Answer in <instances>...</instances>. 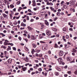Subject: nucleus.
Listing matches in <instances>:
<instances>
[{
	"label": "nucleus",
	"mask_w": 77,
	"mask_h": 77,
	"mask_svg": "<svg viewBox=\"0 0 77 77\" xmlns=\"http://www.w3.org/2000/svg\"><path fill=\"white\" fill-rule=\"evenodd\" d=\"M27 38H29V39L30 38V36L29 35H27Z\"/></svg>",
	"instance_id": "obj_43"
},
{
	"label": "nucleus",
	"mask_w": 77,
	"mask_h": 77,
	"mask_svg": "<svg viewBox=\"0 0 77 77\" xmlns=\"http://www.w3.org/2000/svg\"><path fill=\"white\" fill-rule=\"evenodd\" d=\"M14 24H15V25H17V24H18V23H17V22L15 21L14 22Z\"/></svg>",
	"instance_id": "obj_35"
},
{
	"label": "nucleus",
	"mask_w": 77,
	"mask_h": 77,
	"mask_svg": "<svg viewBox=\"0 0 77 77\" xmlns=\"http://www.w3.org/2000/svg\"><path fill=\"white\" fill-rule=\"evenodd\" d=\"M33 21H34L33 19H31L30 20V22H33Z\"/></svg>",
	"instance_id": "obj_63"
},
{
	"label": "nucleus",
	"mask_w": 77,
	"mask_h": 77,
	"mask_svg": "<svg viewBox=\"0 0 77 77\" xmlns=\"http://www.w3.org/2000/svg\"><path fill=\"white\" fill-rule=\"evenodd\" d=\"M32 46L34 47V48H36V46L35 44H32Z\"/></svg>",
	"instance_id": "obj_31"
},
{
	"label": "nucleus",
	"mask_w": 77,
	"mask_h": 77,
	"mask_svg": "<svg viewBox=\"0 0 77 77\" xmlns=\"http://www.w3.org/2000/svg\"><path fill=\"white\" fill-rule=\"evenodd\" d=\"M67 61H69V62H71V60H72V59H71V58L69 57H68L66 58Z\"/></svg>",
	"instance_id": "obj_5"
},
{
	"label": "nucleus",
	"mask_w": 77,
	"mask_h": 77,
	"mask_svg": "<svg viewBox=\"0 0 77 77\" xmlns=\"http://www.w3.org/2000/svg\"><path fill=\"white\" fill-rule=\"evenodd\" d=\"M4 45H8V42H5L4 43Z\"/></svg>",
	"instance_id": "obj_32"
},
{
	"label": "nucleus",
	"mask_w": 77,
	"mask_h": 77,
	"mask_svg": "<svg viewBox=\"0 0 77 77\" xmlns=\"http://www.w3.org/2000/svg\"><path fill=\"white\" fill-rule=\"evenodd\" d=\"M10 7L11 8H14V5L11 4V5H10Z\"/></svg>",
	"instance_id": "obj_24"
},
{
	"label": "nucleus",
	"mask_w": 77,
	"mask_h": 77,
	"mask_svg": "<svg viewBox=\"0 0 77 77\" xmlns=\"http://www.w3.org/2000/svg\"><path fill=\"white\" fill-rule=\"evenodd\" d=\"M11 50V47L10 46H8V48L7 49V51H8L9 50Z\"/></svg>",
	"instance_id": "obj_11"
},
{
	"label": "nucleus",
	"mask_w": 77,
	"mask_h": 77,
	"mask_svg": "<svg viewBox=\"0 0 77 77\" xmlns=\"http://www.w3.org/2000/svg\"><path fill=\"white\" fill-rule=\"evenodd\" d=\"M25 50H26V51H29V49H28V48H27L26 47H25Z\"/></svg>",
	"instance_id": "obj_25"
},
{
	"label": "nucleus",
	"mask_w": 77,
	"mask_h": 77,
	"mask_svg": "<svg viewBox=\"0 0 77 77\" xmlns=\"http://www.w3.org/2000/svg\"><path fill=\"white\" fill-rule=\"evenodd\" d=\"M0 75H5V73L3 72H2L1 71H0Z\"/></svg>",
	"instance_id": "obj_18"
},
{
	"label": "nucleus",
	"mask_w": 77,
	"mask_h": 77,
	"mask_svg": "<svg viewBox=\"0 0 77 77\" xmlns=\"http://www.w3.org/2000/svg\"><path fill=\"white\" fill-rule=\"evenodd\" d=\"M67 7H68V5H66V4L64 5H63V8H64L65 9H66Z\"/></svg>",
	"instance_id": "obj_17"
},
{
	"label": "nucleus",
	"mask_w": 77,
	"mask_h": 77,
	"mask_svg": "<svg viewBox=\"0 0 77 77\" xmlns=\"http://www.w3.org/2000/svg\"><path fill=\"white\" fill-rule=\"evenodd\" d=\"M42 35H43V36H45V33H42Z\"/></svg>",
	"instance_id": "obj_64"
},
{
	"label": "nucleus",
	"mask_w": 77,
	"mask_h": 77,
	"mask_svg": "<svg viewBox=\"0 0 77 77\" xmlns=\"http://www.w3.org/2000/svg\"><path fill=\"white\" fill-rule=\"evenodd\" d=\"M20 3H21V2H20V1H19L17 2V5H20Z\"/></svg>",
	"instance_id": "obj_20"
},
{
	"label": "nucleus",
	"mask_w": 77,
	"mask_h": 77,
	"mask_svg": "<svg viewBox=\"0 0 77 77\" xmlns=\"http://www.w3.org/2000/svg\"><path fill=\"white\" fill-rule=\"evenodd\" d=\"M38 25H40V26H41L42 25V23H38Z\"/></svg>",
	"instance_id": "obj_59"
},
{
	"label": "nucleus",
	"mask_w": 77,
	"mask_h": 77,
	"mask_svg": "<svg viewBox=\"0 0 77 77\" xmlns=\"http://www.w3.org/2000/svg\"><path fill=\"white\" fill-rule=\"evenodd\" d=\"M46 33L47 35H51V32L50 31L48 30H46Z\"/></svg>",
	"instance_id": "obj_3"
},
{
	"label": "nucleus",
	"mask_w": 77,
	"mask_h": 77,
	"mask_svg": "<svg viewBox=\"0 0 77 77\" xmlns=\"http://www.w3.org/2000/svg\"><path fill=\"white\" fill-rule=\"evenodd\" d=\"M22 69L23 71H26L27 69V67H23L22 68Z\"/></svg>",
	"instance_id": "obj_10"
},
{
	"label": "nucleus",
	"mask_w": 77,
	"mask_h": 77,
	"mask_svg": "<svg viewBox=\"0 0 77 77\" xmlns=\"http://www.w3.org/2000/svg\"><path fill=\"white\" fill-rule=\"evenodd\" d=\"M23 39L26 41V42H27L28 41V39H27L24 38Z\"/></svg>",
	"instance_id": "obj_37"
},
{
	"label": "nucleus",
	"mask_w": 77,
	"mask_h": 77,
	"mask_svg": "<svg viewBox=\"0 0 77 77\" xmlns=\"http://www.w3.org/2000/svg\"><path fill=\"white\" fill-rule=\"evenodd\" d=\"M45 59H47L48 58V56H47V55H45Z\"/></svg>",
	"instance_id": "obj_53"
},
{
	"label": "nucleus",
	"mask_w": 77,
	"mask_h": 77,
	"mask_svg": "<svg viewBox=\"0 0 77 77\" xmlns=\"http://www.w3.org/2000/svg\"><path fill=\"white\" fill-rule=\"evenodd\" d=\"M57 70L58 71H61V69L59 67H57L56 68Z\"/></svg>",
	"instance_id": "obj_12"
},
{
	"label": "nucleus",
	"mask_w": 77,
	"mask_h": 77,
	"mask_svg": "<svg viewBox=\"0 0 77 77\" xmlns=\"http://www.w3.org/2000/svg\"><path fill=\"white\" fill-rule=\"evenodd\" d=\"M35 62H36V63H38V60H35Z\"/></svg>",
	"instance_id": "obj_57"
},
{
	"label": "nucleus",
	"mask_w": 77,
	"mask_h": 77,
	"mask_svg": "<svg viewBox=\"0 0 77 77\" xmlns=\"http://www.w3.org/2000/svg\"><path fill=\"white\" fill-rule=\"evenodd\" d=\"M65 36H63V39L64 41V42H66V39H65Z\"/></svg>",
	"instance_id": "obj_19"
},
{
	"label": "nucleus",
	"mask_w": 77,
	"mask_h": 77,
	"mask_svg": "<svg viewBox=\"0 0 77 77\" xmlns=\"http://www.w3.org/2000/svg\"><path fill=\"white\" fill-rule=\"evenodd\" d=\"M34 52H36V51L35 50V49H32V51H31V53L32 54H34Z\"/></svg>",
	"instance_id": "obj_14"
},
{
	"label": "nucleus",
	"mask_w": 77,
	"mask_h": 77,
	"mask_svg": "<svg viewBox=\"0 0 77 77\" xmlns=\"http://www.w3.org/2000/svg\"><path fill=\"white\" fill-rule=\"evenodd\" d=\"M50 5H51V6H53V4L52 3L50 2Z\"/></svg>",
	"instance_id": "obj_52"
},
{
	"label": "nucleus",
	"mask_w": 77,
	"mask_h": 77,
	"mask_svg": "<svg viewBox=\"0 0 77 77\" xmlns=\"http://www.w3.org/2000/svg\"><path fill=\"white\" fill-rule=\"evenodd\" d=\"M19 14V13H15V15H18Z\"/></svg>",
	"instance_id": "obj_60"
},
{
	"label": "nucleus",
	"mask_w": 77,
	"mask_h": 77,
	"mask_svg": "<svg viewBox=\"0 0 77 77\" xmlns=\"http://www.w3.org/2000/svg\"><path fill=\"white\" fill-rule=\"evenodd\" d=\"M18 66L19 68V69H21V66L20 65H18Z\"/></svg>",
	"instance_id": "obj_46"
},
{
	"label": "nucleus",
	"mask_w": 77,
	"mask_h": 77,
	"mask_svg": "<svg viewBox=\"0 0 77 77\" xmlns=\"http://www.w3.org/2000/svg\"><path fill=\"white\" fill-rule=\"evenodd\" d=\"M66 39H69V36L68 35H67L66 36Z\"/></svg>",
	"instance_id": "obj_34"
},
{
	"label": "nucleus",
	"mask_w": 77,
	"mask_h": 77,
	"mask_svg": "<svg viewBox=\"0 0 77 77\" xmlns=\"http://www.w3.org/2000/svg\"><path fill=\"white\" fill-rule=\"evenodd\" d=\"M10 54H13V52L12 51H10Z\"/></svg>",
	"instance_id": "obj_50"
},
{
	"label": "nucleus",
	"mask_w": 77,
	"mask_h": 77,
	"mask_svg": "<svg viewBox=\"0 0 77 77\" xmlns=\"http://www.w3.org/2000/svg\"><path fill=\"white\" fill-rule=\"evenodd\" d=\"M52 30L54 32H56L57 31V29L55 28H54L52 29Z\"/></svg>",
	"instance_id": "obj_22"
},
{
	"label": "nucleus",
	"mask_w": 77,
	"mask_h": 77,
	"mask_svg": "<svg viewBox=\"0 0 77 77\" xmlns=\"http://www.w3.org/2000/svg\"><path fill=\"white\" fill-rule=\"evenodd\" d=\"M63 55V51H61L59 52V55L60 56H62Z\"/></svg>",
	"instance_id": "obj_4"
},
{
	"label": "nucleus",
	"mask_w": 77,
	"mask_h": 77,
	"mask_svg": "<svg viewBox=\"0 0 77 77\" xmlns=\"http://www.w3.org/2000/svg\"><path fill=\"white\" fill-rule=\"evenodd\" d=\"M57 15L58 16H60V12H58L57 13Z\"/></svg>",
	"instance_id": "obj_26"
},
{
	"label": "nucleus",
	"mask_w": 77,
	"mask_h": 77,
	"mask_svg": "<svg viewBox=\"0 0 77 77\" xmlns=\"http://www.w3.org/2000/svg\"><path fill=\"white\" fill-rule=\"evenodd\" d=\"M74 4H75V3H74V1L72 0L69 2V6H72L74 5Z\"/></svg>",
	"instance_id": "obj_2"
},
{
	"label": "nucleus",
	"mask_w": 77,
	"mask_h": 77,
	"mask_svg": "<svg viewBox=\"0 0 77 77\" xmlns=\"http://www.w3.org/2000/svg\"><path fill=\"white\" fill-rule=\"evenodd\" d=\"M41 26V29H43L44 27V25L42 24Z\"/></svg>",
	"instance_id": "obj_29"
},
{
	"label": "nucleus",
	"mask_w": 77,
	"mask_h": 77,
	"mask_svg": "<svg viewBox=\"0 0 77 77\" xmlns=\"http://www.w3.org/2000/svg\"><path fill=\"white\" fill-rule=\"evenodd\" d=\"M11 60V59H9L8 60L7 62H8L9 63H11V62H10V60Z\"/></svg>",
	"instance_id": "obj_28"
},
{
	"label": "nucleus",
	"mask_w": 77,
	"mask_h": 77,
	"mask_svg": "<svg viewBox=\"0 0 77 77\" xmlns=\"http://www.w3.org/2000/svg\"><path fill=\"white\" fill-rule=\"evenodd\" d=\"M55 48H57L58 46H57V44H55Z\"/></svg>",
	"instance_id": "obj_39"
},
{
	"label": "nucleus",
	"mask_w": 77,
	"mask_h": 77,
	"mask_svg": "<svg viewBox=\"0 0 77 77\" xmlns=\"http://www.w3.org/2000/svg\"><path fill=\"white\" fill-rule=\"evenodd\" d=\"M40 43H42V44H45V42L42 41H40Z\"/></svg>",
	"instance_id": "obj_44"
},
{
	"label": "nucleus",
	"mask_w": 77,
	"mask_h": 77,
	"mask_svg": "<svg viewBox=\"0 0 77 77\" xmlns=\"http://www.w3.org/2000/svg\"><path fill=\"white\" fill-rule=\"evenodd\" d=\"M46 66H47V64H43L44 67H46Z\"/></svg>",
	"instance_id": "obj_62"
},
{
	"label": "nucleus",
	"mask_w": 77,
	"mask_h": 77,
	"mask_svg": "<svg viewBox=\"0 0 77 77\" xmlns=\"http://www.w3.org/2000/svg\"><path fill=\"white\" fill-rule=\"evenodd\" d=\"M20 17V16H19L18 17H16V19H19Z\"/></svg>",
	"instance_id": "obj_58"
},
{
	"label": "nucleus",
	"mask_w": 77,
	"mask_h": 77,
	"mask_svg": "<svg viewBox=\"0 0 77 77\" xmlns=\"http://www.w3.org/2000/svg\"><path fill=\"white\" fill-rule=\"evenodd\" d=\"M64 45L65 46V48H69V46H68V45L66 44H64Z\"/></svg>",
	"instance_id": "obj_8"
},
{
	"label": "nucleus",
	"mask_w": 77,
	"mask_h": 77,
	"mask_svg": "<svg viewBox=\"0 0 77 77\" xmlns=\"http://www.w3.org/2000/svg\"><path fill=\"white\" fill-rule=\"evenodd\" d=\"M0 35H2V37H4V36H6V35L4 34V33H0Z\"/></svg>",
	"instance_id": "obj_15"
},
{
	"label": "nucleus",
	"mask_w": 77,
	"mask_h": 77,
	"mask_svg": "<svg viewBox=\"0 0 77 77\" xmlns=\"http://www.w3.org/2000/svg\"><path fill=\"white\" fill-rule=\"evenodd\" d=\"M4 54L5 55V56H7V51H5L4 52Z\"/></svg>",
	"instance_id": "obj_27"
},
{
	"label": "nucleus",
	"mask_w": 77,
	"mask_h": 77,
	"mask_svg": "<svg viewBox=\"0 0 77 77\" xmlns=\"http://www.w3.org/2000/svg\"><path fill=\"white\" fill-rule=\"evenodd\" d=\"M2 48H3L4 49H5V48H7V47H6V46L2 45Z\"/></svg>",
	"instance_id": "obj_21"
},
{
	"label": "nucleus",
	"mask_w": 77,
	"mask_h": 77,
	"mask_svg": "<svg viewBox=\"0 0 77 77\" xmlns=\"http://www.w3.org/2000/svg\"><path fill=\"white\" fill-rule=\"evenodd\" d=\"M13 49L14 51H16L17 50L16 49V48L15 47H13Z\"/></svg>",
	"instance_id": "obj_36"
},
{
	"label": "nucleus",
	"mask_w": 77,
	"mask_h": 77,
	"mask_svg": "<svg viewBox=\"0 0 77 77\" xmlns=\"http://www.w3.org/2000/svg\"><path fill=\"white\" fill-rule=\"evenodd\" d=\"M68 74H71V71H68V72H67Z\"/></svg>",
	"instance_id": "obj_41"
},
{
	"label": "nucleus",
	"mask_w": 77,
	"mask_h": 77,
	"mask_svg": "<svg viewBox=\"0 0 77 77\" xmlns=\"http://www.w3.org/2000/svg\"><path fill=\"white\" fill-rule=\"evenodd\" d=\"M27 28L29 30H33V28H31V27H30V26H29L27 27Z\"/></svg>",
	"instance_id": "obj_16"
},
{
	"label": "nucleus",
	"mask_w": 77,
	"mask_h": 77,
	"mask_svg": "<svg viewBox=\"0 0 77 77\" xmlns=\"http://www.w3.org/2000/svg\"><path fill=\"white\" fill-rule=\"evenodd\" d=\"M57 60L58 61L60 64V63H62V61H63L62 57L58 58V59H57Z\"/></svg>",
	"instance_id": "obj_1"
},
{
	"label": "nucleus",
	"mask_w": 77,
	"mask_h": 77,
	"mask_svg": "<svg viewBox=\"0 0 77 77\" xmlns=\"http://www.w3.org/2000/svg\"><path fill=\"white\" fill-rule=\"evenodd\" d=\"M69 30H70V31H72V32L73 31V30H72V29L71 28H70L69 29Z\"/></svg>",
	"instance_id": "obj_51"
},
{
	"label": "nucleus",
	"mask_w": 77,
	"mask_h": 77,
	"mask_svg": "<svg viewBox=\"0 0 77 77\" xmlns=\"http://www.w3.org/2000/svg\"><path fill=\"white\" fill-rule=\"evenodd\" d=\"M55 75H59V73L57 72H55Z\"/></svg>",
	"instance_id": "obj_30"
},
{
	"label": "nucleus",
	"mask_w": 77,
	"mask_h": 77,
	"mask_svg": "<svg viewBox=\"0 0 77 77\" xmlns=\"http://www.w3.org/2000/svg\"><path fill=\"white\" fill-rule=\"evenodd\" d=\"M43 50H46V48L43 47Z\"/></svg>",
	"instance_id": "obj_45"
},
{
	"label": "nucleus",
	"mask_w": 77,
	"mask_h": 77,
	"mask_svg": "<svg viewBox=\"0 0 77 77\" xmlns=\"http://www.w3.org/2000/svg\"><path fill=\"white\" fill-rule=\"evenodd\" d=\"M58 18L57 17H56L54 18V21H56L57 20V19Z\"/></svg>",
	"instance_id": "obj_40"
},
{
	"label": "nucleus",
	"mask_w": 77,
	"mask_h": 77,
	"mask_svg": "<svg viewBox=\"0 0 77 77\" xmlns=\"http://www.w3.org/2000/svg\"><path fill=\"white\" fill-rule=\"evenodd\" d=\"M28 12H32V11H31V10L30 9H29L28 10Z\"/></svg>",
	"instance_id": "obj_47"
},
{
	"label": "nucleus",
	"mask_w": 77,
	"mask_h": 77,
	"mask_svg": "<svg viewBox=\"0 0 77 77\" xmlns=\"http://www.w3.org/2000/svg\"><path fill=\"white\" fill-rule=\"evenodd\" d=\"M0 18H1V20H3V17L2 16H1Z\"/></svg>",
	"instance_id": "obj_42"
},
{
	"label": "nucleus",
	"mask_w": 77,
	"mask_h": 77,
	"mask_svg": "<svg viewBox=\"0 0 77 77\" xmlns=\"http://www.w3.org/2000/svg\"><path fill=\"white\" fill-rule=\"evenodd\" d=\"M48 67H49V68H51V67H52V66H51V65H49L48 66Z\"/></svg>",
	"instance_id": "obj_56"
},
{
	"label": "nucleus",
	"mask_w": 77,
	"mask_h": 77,
	"mask_svg": "<svg viewBox=\"0 0 77 77\" xmlns=\"http://www.w3.org/2000/svg\"><path fill=\"white\" fill-rule=\"evenodd\" d=\"M45 24L47 25V26H48L49 25V23L47 21V20H45Z\"/></svg>",
	"instance_id": "obj_13"
},
{
	"label": "nucleus",
	"mask_w": 77,
	"mask_h": 77,
	"mask_svg": "<svg viewBox=\"0 0 77 77\" xmlns=\"http://www.w3.org/2000/svg\"><path fill=\"white\" fill-rule=\"evenodd\" d=\"M64 3V1H62V2H61L60 4H61V5H62Z\"/></svg>",
	"instance_id": "obj_61"
},
{
	"label": "nucleus",
	"mask_w": 77,
	"mask_h": 77,
	"mask_svg": "<svg viewBox=\"0 0 77 77\" xmlns=\"http://www.w3.org/2000/svg\"><path fill=\"white\" fill-rule=\"evenodd\" d=\"M32 6H36V2H35V0H33L32 1Z\"/></svg>",
	"instance_id": "obj_7"
},
{
	"label": "nucleus",
	"mask_w": 77,
	"mask_h": 77,
	"mask_svg": "<svg viewBox=\"0 0 77 77\" xmlns=\"http://www.w3.org/2000/svg\"><path fill=\"white\" fill-rule=\"evenodd\" d=\"M74 74H77V70L75 71Z\"/></svg>",
	"instance_id": "obj_48"
},
{
	"label": "nucleus",
	"mask_w": 77,
	"mask_h": 77,
	"mask_svg": "<svg viewBox=\"0 0 77 77\" xmlns=\"http://www.w3.org/2000/svg\"><path fill=\"white\" fill-rule=\"evenodd\" d=\"M18 39H19V40H20V41H21V37H18Z\"/></svg>",
	"instance_id": "obj_49"
},
{
	"label": "nucleus",
	"mask_w": 77,
	"mask_h": 77,
	"mask_svg": "<svg viewBox=\"0 0 77 77\" xmlns=\"http://www.w3.org/2000/svg\"><path fill=\"white\" fill-rule=\"evenodd\" d=\"M46 4L47 5H50V3H49V2H47V3H46Z\"/></svg>",
	"instance_id": "obj_54"
},
{
	"label": "nucleus",
	"mask_w": 77,
	"mask_h": 77,
	"mask_svg": "<svg viewBox=\"0 0 77 77\" xmlns=\"http://www.w3.org/2000/svg\"><path fill=\"white\" fill-rule=\"evenodd\" d=\"M50 9H51V10L52 11H53L54 10V8H53V7H50Z\"/></svg>",
	"instance_id": "obj_33"
},
{
	"label": "nucleus",
	"mask_w": 77,
	"mask_h": 77,
	"mask_svg": "<svg viewBox=\"0 0 77 77\" xmlns=\"http://www.w3.org/2000/svg\"><path fill=\"white\" fill-rule=\"evenodd\" d=\"M36 38V37L34 35H32L31 36V38L32 40H35Z\"/></svg>",
	"instance_id": "obj_6"
},
{
	"label": "nucleus",
	"mask_w": 77,
	"mask_h": 77,
	"mask_svg": "<svg viewBox=\"0 0 77 77\" xmlns=\"http://www.w3.org/2000/svg\"><path fill=\"white\" fill-rule=\"evenodd\" d=\"M2 15L4 18H7L8 17V15L6 14H2Z\"/></svg>",
	"instance_id": "obj_9"
},
{
	"label": "nucleus",
	"mask_w": 77,
	"mask_h": 77,
	"mask_svg": "<svg viewBox=\"0 0 77 77\" xmlns=\"http://www.w3.org/2000/svg\"><path fill=\"white\" fill-rule=\"evenodd\" d=\"M27 20H29V17L28 16H27Z\"/></svg>",
	"instance_id": "obj_55"
},
{
	"label": "nucleus",
	"mask_w": 77,
	"mask_h": 77,
	"mask_svg": "<svg viewBox=\"0 0 77 77\" xmlns=\"http://www.w3.org/2000/svg\"><path fill=\"white\" fill-rule=\"evenodd\" d=\"M63 32H66V28H63Z\"/></svg>",
	"instance_id": "obj_23"
},
{
	"label": "nucleus",
	"mask_w": 77,
	"mask_h": 77,
	"mask_svg": "<svg viewBox=\"0 0 77 77\" xmlns=\"http://www.w3.org/2000/svg\"><path fill=\"white\" fill-rule=\"evenodd\" d=\"M38 70L39 71H42V69L41 68H39L38 69Z\"/></svg>",
	"instance_id": "obj_38"
}]
</instances>
